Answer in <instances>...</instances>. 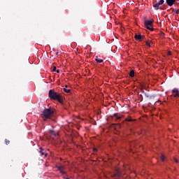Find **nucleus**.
I'll list each match as a JSON object with an SVG mask.
<instances>
[{
	"instance_id": "1",
	"label": "nucleus",
	"mask_w": 179,
	"mask_h": 179,
	"mask_svg": "<svg viewBox=\"0 0 179 179\" xmlns=\"http://www.w3.org/2000/svg\"><path fill=\"white\" fill-rule=\"evenodd\" d=\"M54 113L53 108H45L41 115V118H43V121L51 120L52 117H54Z\"/></svg>"
},
{
	"instance_id": "2",
	"label": "nucleus",
	"mask_w": 179,
	"mask_h": 179,
	"mask_svg": "<svg viewBox=\"0 0 179 179\" xmlns=\"http://www.w3.org/2000/svg\"><path fill=\"white\" fill-rule=\"evenodd\" d=\"M49 97L52 100H57L59 101V103H62L63 101L62 95L58 92H56L54 90H50Z\"/></svg>"
},
{
	"instance_id": "3",
	"label": "nucleus",
	"mask_w": 179,
	"mask_h": 179,
	"mask_svg": "<svg viewBox=\"0 0 179 179\" xmlns=\"http://www.w3.org/2000/svg\"><path fill=\"white\" fill-rule=\"evenodd\" d=\"M127 172L125 171L120 169L119 168L115 169V173L111 175V177L113 179H120L121 178V176L122 174H125Z\"/></svg>"
},
{
	"instance_id": "4",
	"label": "nucleus",
	"mask_w": 179,
	"mask_h": 179,
	"mask_svg": "<svg viewBox=\"0 0 179 179\" xmlns=\"http://www.w3.org/2000/svg\"><path fill=\"white\" fill-rule=\"evenodd\" d=\"M164 3V0H159V1L154 5V8L155 10H159V9H163L162 7H159L160 5H163Z\"/></svg>"
},
{
	"instance_id": "5",
	"label": "nucleus",
	"mask_w": 179,
	"mask_h": 179,
	"mask_svg": "<svg viewBox=\"0 0 179 179\" xmlns=\"http://www.w3.org/2000/svg\"><path fill=\"white\" fill-rule=\"evenodd\" d=\"M57 170L61 173V174H63V175L66 174V171H64L65 170L64 166L60 165L57 166Z\"/></svg>"
},
{
	"instance_id": "6",
	"label": "nucleus",
	"mask_w": 179,
	"mask_h": 179,
	"mask_svg": "<svg viewBox=\"0 0 179 179\" xmlns=\"http://www.w3.org/2000/svg\"><path fill=\"white\" fill-rule=\"evenodd\" d=\"M134 38L135 40H136V41H142V40L145 38V36H142L141 34H136L134 36Z\"/></svg>"
},
{
	"instance_id": "7",
	"label": "nucleus",
	"mask_w": 179,
	"mask_h": 179,
	"mask_svg": "<svg viewBox=\"0 0 179 179\" xmlns=\"http://www.w3.org/2000/svg\"><path fill=\"white\" fill-rule=\"evenodd\" d=\"M144 26H150V27H153V19L145 20Z\"/></svg>"
},
{
	"instance_id": "8",
	"label": "nucleus",
	"mask_w": 179,
	"mask_h": 179,
	"mask_svg": "<svg viewBox=\"0 0 179 179\" xmlns=\"http://www.w3.org/2000/svg\"><path fill=\"white\" fill-rule=\"evenodd\" d=\"M177 0H166V3H167L168 6H173L176 3Z\"/></svg>"
},
{
	"instance_id": "9",
	"label": "nucleus",
	"mask_w": 179,
	"mask_h": 179,
	"mask_svg": "<svg viewBox=\"0 0 179 179\" xmlns=\"http://www.w3.org/2000/svg\"><path fill=\"white\" fill-rule=\"evenodd\" d=\"M172 93L173 94V97H179V92L178 90L174 89L172 90Z\"/></svg>"
},
{
	"instance_id": "10",
	"label": "nucleus",
	"mask_w": 179,
	"mask_h": 179,
	"mask_svg": "<svg viewBox=\"0 0 179 179\" xmlns=\"http://www.w3.org/2000/svg\"><path fill=\"white\" fill-rule=\"evenodd\" d=\"M123 117H124V115H122L120 113H115L114 114L115 120H121V118H122Z\"/></svg>"
},
{
	"instance_id": "11",
	"label": "nucleus",
	"mask_w": 179,
	"mask_h": 179,
	"mask_svg": "<svg viewBox=\"0 0 179 179\" xmlns=\"http://www.w3.org/2000/svg\"><path fill=\"white\" fill-rule=\"evenodd\" d=\"M40 153L41 155V156H45V157H47V156H48V155L47 153H44V150L43 148H40Z\"/></svg>"
},
{
	"instance_id": "12",
	"label": "nucleus",
	"mask_w": 179,
	"mask_h": 179,
	"mask_svg": "<svg viewBox=\"0 0 179 179\" xmlns=\"http://www.w3.org/2000/svg\"><path fill=\"white\" fill-rule=\"evenodd\" d=\"M125 121L127 122H132V121H135V120L132 119L131 117H129L123 121V123L125 122Z\"/></svg>"
},
{
	"instance_id": "13",
	"label": "nucleus",
	"mask_w": 179,
	"mask_h": 179,
	"mask_svg": "<svg viewBox=\"0 0 179 179\" xmlns=\"http://www.w3.org/2000/svg\"><path fill=\"white\" fill-rule=\"evenodd\" d=\"M134 76H135V71L134 70H131L129 73V77L134 78Z\"/></svg>"
},
{
	"instance_id": "14",
	"label": "nucleus",
	"mask_w": 179,
	"mask_h": 179,
	"mask_svg": "<svg viewBox=\"0 0 179 179\" xmlns=\"http://www.w3.org/2000/svg\"><path fill=\"white\" fill-rule=\"evenodd\" d=\"M145 29H148V30H150L151 31H153L155 30V28H152V27L150 26H145Z\"/></svg>"
},
{
	"instance_id": "15",
	"label": "nucleus",
	"mask_w": 179,
	"mask_h": 179,
	"mask_svg": "<svg viewBox=\"0 0 179 179\" xmlns=\"http://www.w3.org/2000/svg\"><path fill=\"white\" fill-rule=\"evenodd\" d=\"M63 90L65 93H71V89L63 88Z\"/></svg>"
},
{
	"instance_id": "16",
	"label": "nucleus",
	"mask_w": 179,
	"mask_h": 179,
	"mask_svg": "<svg viewBox=\"0 0 179 179\" xmlns=\"http://www.w3.org/2000/svg\"><path fill=\"white\" fill-rule=\"evenodd\" d=\"M95 61H96L98 62V64H101V62H103V59H97V57L95 59Z\"/></svg>"
},
{
	"instance_id": "17",
	"label": "nucleus",
	"mask_w": 179,
	"mask_h": 179,
	"mask_svg": "<svg viewBox=\"0 0 179 179\" xmlns=\"http://www.w3.org/2000/svg\"><path fill=\"white\" fill-rule=\"evenodd\" d=\"M156 97V96H155V95H153V94H150V97H149V99H150V100H153V99H155V98Z\"/></svg>"
},
{
	"instance_id": "18",
	"label": "nucleus",
	"mask_w": 179,
	"mask_h": 179,
	"mask_svg": "<svg viewBox=\"0 0 179 179\" xmlns=\"http://www.w3.org/2000/svg\"><path fill=\"white\" fill-rule=\"evenodd\" d=\"M165 159H166V157H164V155H161V160H162V162H164Z\"/></svg>"
},
{
	"instance_id": "19",
	"label": "nucleus",
	"mask_w": 179,
	"mask_h": 179,
	"mask_svg": "<svg viewBox=\"0 0 179 179\" xmlns=\"http://www.w3.org/2000/svg\"><path fill=\"white\" fill-rule=\"evenodd\" d=\"M52 72H55L57 71V66H53L52 69Z\"/></svg>"
},
{
	"instance_id": "20",
	"label": "nucleus",
	"mask_w": 179,
	"mask_h": 179,
	"mask_svg": "<svg viewBox=\"0 0 179 179\" xmlns=\"http://www.w3.org/2000/svg\"><path fill=\"white\" fill-rule=\"evenodd\" d=\"M5 143L6 145H9V143H10V141L8 139H5Z\"/></svg>"
},
{
	"instance_id": "21",
	"label": "nucleus",
	"mask_w": 179,
	"mask_h": 179,
	"mask_svg": "<svg viewBox=\"0 0 179 179\" xmlns=\"http://www.w3.org/2000/svg\"><path fill=\"white\" fill-rule=\"evenodd\" d=\"M145 44L148 47H150V43L149 41H146Z\"/></svg>"
},
{
	"instance_id": "22",
	"label": "nucleus",
	"mask_w": 179,
	"mask_h": 179,
	"mask_svg": "<svg viewBox=\"0 0 179 179\" xmlns=\"http://www.w3.org/2000/svg\"><path fill=\"white\" fill-rule=\"evenodd\" d=\"M145 97H147L148 99H149L150 94H147V93H145Z\"/></svg>"
},
{
	"instance_id": "23",
	"label": "nucleus",
	"mask_w": 179,
	"mask_h": 179,
	"mask_svg": "<svg viewBox=\"0 0 179 179\" xmlns=\"http://www.w3.org/2000/svg\"><path fill=\"white\" fill-rule=\"evenodd\" d=\"M175 13L176 15H178V9H175Z\"/></svg>"
},
{
	"instance_id": "24",
	"label": "nucleus",
	"mask_w": 179,
	"mask_h": 179,
	"mask_svg": "<svg viewBox=\"0 0 179 179\" xmlns=\"http://www.w3.org/2000/svg\"><path fill=\"white\" fill-rule=\"evenodd\" d=\"M94 153H96L97 152V148H93Z\"/></svg>"
},
{
	"instance_id": "25",
	"label": "nucleus",
	"mask_w": 179,
	"mask_h": 179,
	"mask_svg": "<svg viewBox=\"0 0 179 179\" xmlns=\"http://www.w3.org/2000/svg\"><path fill=\"white\" fill-rule=\"evenodd\" d=\"M57 73H59V69L56 70Z\"/></svg>"
},
{
	"instance_id": "26",
	"label": "nucleus",
	"mask_w": 179,
	"mask_h": 179,
	"mask_svg": "<svg viewBox=\"0 0 179 179\" xmlns=\"http://www.w3.org/2000/svg\"><path fill=\"white\" fill-rule=\"evenodd\" d=\"M168 55H171V52H168Z\"/></svg>"
},
{
	"instance_id": "27",
	"label": "nucleus",
	"mask_w": 179,
	"mask_h": 179,
	"mask_svg": "<svg viewBox=\"0 0 179 179\" xmlns=\"http://www.w3.org/2000/svg\"><path fill=\"white\" fill-rule=\"evenodd\" d=\"M176 163H178V160L177 159H175Z\"/></svg>"
},
{
	"instance_id": "28",
	"label": "nucleus",
	"mask_w": 179,
	"mask_h": 179,
	"mask_svg": "<svg viewBox=\"0 0 179 179\" xmlns=\"http://www.w3.org/2000/svg\"><path fill=\"white\" fill-rule=\"evenodd\" d=\"M50 134H52L54 132V131L53 130H50Z\"/></svg>"
},
{
	"instance_id": "29",
	"label": "nucleus",
	"mask_w": 179,
	"mask_h": 179,
	"mask_svg": "<svg viewBox=\"0 0 179 179\" xmlns=\"http://www.w3.org/2000/svg\"><path fill=\"white\" fill-rule=\"evenodd\" d=\"M171 9H172L173 12H174V8H171Z\"/></svg>"
},
{
	"instance_id": "30",
	"label": "nucleus",
	"mask_w": 179,
	"mask_h": 179,
	"mask_svg": "<svg viewBox=\"0 0 179 179\" xmlns=\"http://www.w3.org/2000/svg\"><path fill=\"white\" fill-rule=\"evenodd\" d=\"M65 87H68V85H65Z\"/></svg>"
},
{
	"instance_id": "31",
	"label": "nucleus",
	"mask_w": 179,
	"mask_h": 179,
	"mask_svg": "<svg viewBox=\"0 0 179 179\" xmlns=\"http://www.w3.org/2000/svg\"><path fill=\"white\" fill-rule=\"evenodd\" d=\"M57 55H58V52H57Z\"/></svg>"
},
{
	"instance_id": "32",
	"label": "nucleus",
	"mask_w": 179,
	"mask_h": 179,
	"mask_svg": "<svg viewBox=\"0 0 179 179\" xmlns=\"http://www.w3.org/2000/svg\"><path fill=\"white\" fill-rule=\"evenodd\" d=\"M176 1H179V0H176Z\"/></svg>"
}]
</instances>
